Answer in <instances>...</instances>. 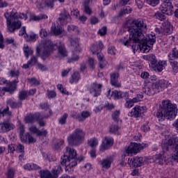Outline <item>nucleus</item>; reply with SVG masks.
I'll use <instances>...</instances> for the list:
<instances>
[{"label": "nucleus", "instance_id": "nucleus-1", "mask_svg": "<svg viewBox=\"0 0 178 178\" xmlns=\"http://www.w3.org/2000/svg\"><path fill=\"white\" fill-rule=\"evenodd\" d=\"M156 116L159 122H163L165 119H175L177 116V106L169 100H163L159 105Z\"/></svg>", "mask_w": 178, "mask_h": 178}, {"label": "nucleus", "instance_id": "nucleus-2", "mask_svg": "<svg viewBox=\"0 0 178 178\" xmlns=\"http://www.w3.org/2000/svg\"><path fill=\"white\" fill-rule=\"evenodd\" d=\"M61 165H65V172L72 175L74 172L75 166H77V152L76 149L67 147L64 150V155L60 159Z\"/></svg>", "mask_w": 178, "mask_h": 178}, {"label": "nucleus", "instance_id": "nucleus-3", "mask_svg": "<svg viewBox=\"0 0 178 178\" xmlns=\"http://www.w3.org/2000/svg\"><path fill=\"white\" fill-rule=\"evenodd\" d=\"M4 17L6 19L8 33H15L16 30H19L22 27V21L19 20V19L27 20V15L17 13L15 10H13L10 13H6Z\"/></svg>", "mask_w": 178, "mask_h": 178}, {"label": "nucleus", "instance_id": "nucleus-4", "mask_svg": "<svg viewBox=\"0 0 178 178\" xmlns=\"http://www.w3.org/2000/svg\"><path fill=\"white\" fill-rule=\"evenodd\" d=\"M156 42V36L155 33H150L145 36L144 35V40L134 42L135 47H137V49H140L142 52H149L152 48H154V44Z\"/></svg>", "mask_w": 178, "mask_h": 178}, {"label": "nucleus", "instance_id": "nucleus-5", "mask_svg": "<svg viewBox=\"0 0 178 178\" xmlns=\"http://www.w3.org/2000/svg\"><path fill=\"white\" fill-rule=\"evenodd\" d=\"M124 27L129 33V40H126V38H122L120 39L119 42L125 47H128V48L130 47L133 52H134V19H128L125 22Z\"/></svg>", "mask_w": 178, "mask_h": 178}, {"label": "nucleus", "instance_id": "nucleus-6", "mask_svg": "<svg viewBox=\"0 0 178 178\" xmlns=\"http://www.w3.org/2000/svg\"><path fill=\"white\" fill-rule=\"evenodd\" d=\"M86 140V131L81 128L75 129L67 137V143L72 147H79Z\"/></svg>", "mask_w": 178, "mask_h": 178}, {"label": "nucleus", "instance_id": "nucleus-7", "mask_svg": "<svg viewBox=\"0 0 178 178\" xmlns=\"http://www.w3.org/2000/svg\"><path fill=\"white\" fill-rule=\"evenodd\" d=\"M135 28L134 29V42L136 41H143L144 40V33H143V29H147V24L144 22L143 18H138L134 20Z\"/></svg>", "mask_w": 178, "mask_h": 178}, {"label": "nucleus", "instance_id": "nucleus-8", "mask_svg": "<svg viewBox=\"0 0 178 178\" xmlns=\"http://www.w3.org/2000/svg\"><path fill=\"white\" fill-rule=\"evenodd\" d=\"M176 141H177L176 138H170L162 144V147L164 151H170V149H175L174 154L172 156V159L175 162H178V144L176 143Z\"/></svg>", "mask_w": 178, "mask_h": 178}, {"label": "nucleus", "instance_id": "nucleus-9", "mask_svg": "<svg viewBox=\"0 0 178 178\" xmlns=\"http://www.w3.org/2000/svg\"><path fill=\"white\" fill-rule=\"evenodd\" d=\"M55 47H56V44H54L52 41L49 40L44 41L41 58L42 59H47L55 51Z\"/></svg>", "mask_w": 178, "mask_h": 178}, {"label": "nucleus", "instance_id": "nucleus-10", "mask_svg": "<svg viewBox=\"0 0 178 178\" xmlns=\"http://www.w3.org/2000/svg\"><path fill=\"white\" fill-rule=\"evenodd\" d=\"M159 9L163 15H168V16H172L173 15V10H175L173 5L170 1L163 2Z\"/></svg>", "mask_w": 178, "mask_h": 178}, {"label": "nucleus", "instance_id": "nucleus-11", "mask_svg": "<svg viewBox=\"0 0 178 178\" xmlns=\"http://www.w3.org/2000/svg\"><path fill=\"white\" fill-rule=\"evenodd\" d=\"M143 91L145 94L149 96L154 95V94H156V92H159L158 91V86L155 84V83L145 85V86L143 88Z\"/></svg>", "mask_w": 178, "mask_h": 178}, {"label": "nucleus", "instance_id": "nucleus-12", "mask_svg": "<svg viewBox=\"0 0 178 178\" xmlns=\"http://www.w3.org/2000/svg\"><path fill=\"white\" fill-rule=\"evenodd\" d=\"M72 17H70V14H69V12L65 10L61 12L58 19V23H60V24H61V26H65V24H67V23H70Z\"/></svg>", "mask_w": 178, "mask_h": 178}, {"label": "nucleus", "instance_id": "nucleus-13", "mask_svg": "<svg viewBox=\"0 0 178 178\" xmlns=\"http://www.w3.org/2000/svg\"><path fill=\"white\" fill-rule=\"evenodd\" d=\"M102 88V84L94 82L90 85L89 91L93 97H98L101 95V91Z\"/></svg>", "mask_w": 178, "mask_h": 178}, {"label": "nucleus", "instance_id": "nucleus-14", "mask_svg": "<svg viewBox=\"0 0 178 178\" xmlns=\"http://www.w3.org/2000/svg\"><path fill=\"white\" fill-rule=\"evenodd\" d=\"M112 145H113V138L111 136H106L101 145L100 151H102V152H104V151L109 149V148H111Z\"/></svg>", "mask_w": 178, "mask_h": 178}, {"label": "nucleus", "instance_id": "nucleus-15", "mask_svg": "<svg viewBox=\"0 0 178 178\" xmlns=\"http://www.w3.org/2000/svg\"><path fill=\"white\" fill-rule=\"evenodd\" d=\"M15 129V125L9 121H3L0 124V133H8Z\"/></svg>", "mask_w": 178, "mask_h": 178}, {"label": "nucleus", "instance_id": "nucleus-16", "mask_svg": "<svg viewBox=\"0 0 178 178\" xmlns=\"http://www.w3.org/2000/svg\"><path fill=\"white\" fill-rule=\"evenodd\" d=\"M68 40L70 41L72 49H74L75 52H80L81 49L80 44L79 42V38L70 36L68 38Z\"/></svg>", "mask_w": 178, "mask_h": 178}, {"label": "nucleus", "instance_id": "nucleus-17", "mask_svg": "<svg viewBox=\"0 0 178 178\" xmlns=\"http://www.w3.org/2000/svg\"><path fill=\"white\" fill-rule=\"evenodd\" d=\"M163 35H170L173 33V26L170 24V22L165 21L162 25Z\"/></svg>", "mask_w": 178, "mask_h": 178}, {"label": "nucleus", "instance_id": "nucleus-18", "mask_svg": "<svg viewBox=\"0 0 178 178\" xmlns=\"http://www.w3.org/2000/svg\"><path fill=\"white\" fill-rule=\"evenodd\" d=\"M57 51L59 58H66L67 56V50H66V47L63 43L60 42L58 43Z\"/></svg>", "mask_w": 178, "mask_h": 178}, {"label": "nucleus", "instance_id": "nucleus-19", "mask_svg": "<svg viewBox=\"0 0 178 178\" xmlns=\"http://www.w3.org/2000/svg\"><path fill=\"white\" fill-rule=\"evenodd\" d=\"M113 162V158L112 156L107 157L104 159L99 161V163L102 168V169H109L111 168V165Z\"/></svg>", "mask_w": 178, "mask_h": 178}, {"label": "nucleus", "instance_id": "nucleus-20", "mask_svg": "<svg viewBox=\"0 0 178 178\" xmlns=\"http://www.w3.org/2000/svg\"><path fill=\"white\" fill-rule=\"evenodd\" d=\"M111 97H113L115 99H120L122 98H125L126 99L129 97V93L127 92L115 90L111 92Z\"/></svg>", "mask_w": 178, "mask_h": 178}, {"label": "nucleus", "instance_id": "nucleus-21", "mask_svg": "<svg viewBox=\"0 0 178 178\" xmlns=\"http://www.w3.org/2000/svg\"><path fill=\"white\" fill-rule=\"evenodd\" d=\"M118 79H119V74L116 72H113L111 74V84H112L114 87L120 88L122 87V85L120 83H119V81H118Z\"/></svg>", "mask_w": 178, "mask_h": 178}, {"label": "nucleus", "instance_id": "nucleus-22", "mask_svg": "<svg viewBox=\"0 0 178 178\" xmlns=\"http://www.w3.org/2000/svg\"><path fill=\"white\" fill-rule=\"evenodd\" d=\"M41 114L38 113L36 114H30L25 118L26 123H34L35 120H40Z\"/></svg>", "mask_w": 178, "mask_h": 178}, {"label": "nucleus", "instance_id": "nucleus-23", "mask_svg": "<svg viewBox=\"0 0 178 178\" xmlns=\"http://www.w3.org/2000/svg\"><path fill=\"white\" fill-rule=\"evenodd\" d=\"M104 48V44H102V42H99L94 43L93 44L91 45L90 47V51L92 54H98L101 49Z\"/></svg>", "mask_w": 178, "mask_h": 178}, {"label": "nucleus", "instance_id": "nucleus-24", "mask_svg": "<svg viewBox=\"0 0 178 178\" xmlns=\"http://www.w3.org/2000/svg\"><path fill=\"white\" fill-rule=\"evenodd\" d=\"M63 172V170L62 169V166H60L59 164H56L51 170V175L53 176V178H58L59 177V175Z\"/></svg>", "mask_w": 178, "mask_h": 178}, {"label": "nucleus", "instance_id": "nucleus-25", "mask_svg": "<svg viewBox=\"0 0 178 178\" xmlns=\"http://www.w3.org/2000/svg\"><path fill=\"white\" fill-rule=\"evenodd\" d=\"M17 83H19V79H15L13 82H9L7 83V86L5 88L6 91L8 92H13L16 90Z\"/></svg>", "mask_w": 178, "mask_h": 178}, {"label": "nucleus", "instance_id": "nucleus-26", "mask_svg": "<svg viewBox=\"0 0 178 178\" xmlns=\"http://www.w3.org/2000/svg\"><path fill=\"white\" fill-rule=\"evenodd\" d=\"M29 131L33 134H37V136H46L47 134L46 130L40 131L35 126H31L29 127Z\"/></svg>", "mask_w": 178, "mask_h": 178}, {"label": "nucleus", "instance_id": "nucleus-27", "mask_svg": "<svg viewBox=\"0 0 178 178\" xmlns=\"http://www.w3.org/2000/svg\"><path fill=\"white\" fill-rule=\"evenodd\" d=\"M152 67H153L155 70V72H162L165 67H166V61L165 60H162V61H159L157 64H155L153 65Z\"/></svg>", "mask_w": 178, "mask_h": 178}, {"label": "nucleus", "instance_id": "nucleus-28", "mask_svg": "<svg viewBox=\"0 0 178 178\" xmlns=\"http://www.w3.org/2000/svg\"><path fill=\"white\" fill-rule=\"evenodd\" d=\"M143 59H145V60H148L149 63H151L152 67V66L156 65V63H158L156 56H155L154 54L143 56Z\"/></svg>", "mask_w": 178, "mask_h": 178}, {"label": "nucleus", "instance_id": "nucleus-29", "mask_svg": "<svg viewBox=\"0 0 178 178\" xmlns=\"http://www.w3.org/2000/svg\"><path fill=\"white\" fill-rule=\"evenodd\" d=\"M0 116L6 119H10L12 118V111H9V106H7L4 109H0Z\"/></svg>", "mask_w": 178, "mask_h": 178}, {"label": "nucleus", "instance_id": "nucleus-30", "mask_svg": "<svg viewBox=\"0 0 178 178\" xmlns=\"http://www.w3.org/2000/svg\"><path fill=\"white\" fill-rule=\"evenodd\" d=\"M87 118H90V112L87 111H83L81 112V115L77 114L76 115V119H77L79 122H84Z\"/></svg>", "mask_w": 178, "mask_h": 178}, {"label": "nucleus", "instance_id": "nucleus-31", "mask_svg": "<svg viewBox=\"0 0 178 178\" xmlns=\"http://www.w3.org/2000/svg\"><path fill=\"white\" fill-rule=\"evenodd\" d=\"M24 38L27 42H35V41H37V38H38V35L32 32L29 35L27 34L24 35Z\"/></svg>", "mask_w": 178, "mask_h": 178}, {"label": "nucleus", "instance_id": "nucleus-32", "mask_svg": "<svg viewBox=\"0 0 178 178\" xmlns=\"http://www.w3.org/2000/svg\"><path fill=\"white\" fill-rule=\"evenodd\" d=\"M154 160L156 163H159V165H163V162L166 161V157H165V154L163 155L161 154H159L154 156Z\"/></svg>", "mask_w": 178, "mask_h": 178}, {"label": "nucleus", "instance_id": "nucleus-33", "mask_svg": "<svg viewBox=\"0 0 178 178\" xmlns=\"http://www.w3.org/2000/svg\"><path fill=\"white\" fill-rule=\"evenodd\" d=\"M145 162H147V159L145 157H136L134 159V166L140 168V166H143Z\"/></svg>", "mask_w": 178, "mask_h": 178}, {"label": "nucleus", "instance_id": "nucleus-34", "mask_svg": "<svg viewBox=\"0 0 178 178\" xmlns=\"http://www.w3.org/2000/svg\"><path fill=\"white\" fill-rule=\"evenodd\" d=\"M154 84H156L157 91H159H159H162V90H163V88H166V87H168L166 86V84H168V81H164V80L158 81L155 82Z\"/></svg>", "mask_w": 178, "mask_h": 178}, {"label": "nucleus", "instance_id": "nucleus-35", "mask_svg": "<svg viewBox=\"0 0 178 178\" xmlns=\"http://www.w3.org/2000/svg\"><path fill=\"white\" fill-rule=\"evenodd\" d=\"M80 80V73L79 72H74L70 79V83L73 84V83H77Z\"/></svg>", "mask_w": 178, "mask_h": 178}, {"label": "nucleus", "instance_id": "nucleus-36", "mask_svg": "<svg viewBox=\"0 0 178 178\" xmlns=\"http://www.w3.org/2000/svg\"><path fill=\"white\" fill-rule=\"evenodd\" d=\"M24 143H27V141L29 143V144H31L33 143H35V139L33 136L30 135V134L26 133L25 134V136L21 140Z\"/></svg>", "mask_w": 178, "mask_h": 178}, {"label": "nucleus", "instance_id": "nucleus-37", "mask_svg": "<svg viewBox=\"0 0 178 178\" xmlns=\"http://www.w3.org/2000/svg\"><path fill=\"white\" fill-rule=\"evenodd\" d=\"M144 113V108L143 106H140L138 105L134 107V116L135 118H140L141 116V113Z\"/></svg>", "mask_w": 178, "mask_h": 178}, {"label": "nucleus", "instance_id": "nucleus-38", "mask_svg": "<svg viewBox=\"0 0 178 178\" xmlns=\"http://www.w3.org/2000/svg\"><path fill=\"white\" fill-rule=\"evenodd\" d=\"M24 169H26V170H38V169H40V166L37 164L27 163L24 165Z\"/></svg>", "mask_w": 178, "mask_h": 178}, {"label": "nucleus", "instance_id": "nucleus-39", "mask_svg": "<svg viewBox=\"0 0 178 178\" xmlns=\"http://www.w3.org/2000/svg\"><path fill=\"white\" fill-rule=\"evenodd\" d=\"M7 105H9L12 108H20L22 106V102H15L13 99H10L7 101Z\"/></svg>", "mask_w": 178, "mask_h": 178}, {"label": "nucleus", "instance_id": "nucleus-40", "mask_svg": "<svg viewBox=\"0 0 178 178\" xmlns=\"http://www.w3.org/2000/svg\"><path fill=\"white\" fill-rule=\"evenodd\" d=\"M48 18V15L45 14H40L39 15H32L31 19L35 22H40V20H45Z\"/></svg>", "mask_w": 178, "mask_h": 178}, {"label": "nucleus", "instance_id": "nucleus-41", "mask_svg": "<svg viewBox=\"0 0 178 178\" xmlns=\"http://www.w3.org/2000/svg\"><path fill=\"white\" fill-rule=\"evenodd\" d=\"M40 178H54L52 173L49 170H40Z\"/></svg>", "mask_w": 178, "mask_h": 178}, {"label": "nucleus", "instance_id": "nucleus-42", "mask_svg": "<svg viewBox=\"0 0 178 178\" xmlns=\"http://www.w3.org/2000/svg\"><path fill=\"white\" fill-rule=\"evenodd\" d=\"M8 74L10 76V77H16L17 80H18L17 78L20 74V71H19L18 69L13 68L9 71Z\"/></svg>", "mask_w": 178, "mask_h": 178}, {"label": "nucleus", "instance_id": "nucleus-43", "mask_svg": "<svg viewBox=\"0 0 178 178\" xmlns=\"http://www.w3.org/2000/svg\"><path fill=\"white\" fill-rule=\"evenodd\" d=\"M97 55V59L99 62V67L100 69H104L105 67V65H104V62H105V58H104V54L102 53H96Z\"/></svg>", "mask_w": 178, "mask_h": 178}, {"label": "nucleus", "instance_id": "nucleus-44", "mask_svg": "<svg viewBox=\"0 0 178 178\" xmlns=\"http://www.w3.org/2000/svg\"><path fill=\"white\" fill-rule=\"evenodd\" d=\"M24 55L26 57V59H28L29 56L33 55V51L31 47H29L28 45H24Z\"/></svg>", "mask_w": 178, "mask_h": 178}, {"label": "nucleus", "instance_id": "nucleus-45", "mask_svg": "<svg viewBox=\"0 0 178 178\" xmlns=\"http://www.w3.org/2000/svg\"><path fill=\"white\" fill-rule=\"evenodd\" d=\"M144 149V145L141 143H134V154H138Z\"/></svg>", "mask_w": 178, "mask_h": 178}, {"label": "nucleus", "instance_id": "nucleus-46", "mask_svg": "<svg viewBox=\"0 0 178 178\" xmlns=\"http://www.w3.org/2000/svg\"><path fill=\"white\" fill-rule=\"evenodd\" d=\"M169 59H178V51L176 48L172 50L168 54Z\"/></svg>", "mask_w": 178, "mask_h": 178}, {"label": "nucleus", "instance_id": "nucleus-47", "mask_svg": "<svg viewBox=\"0 0 178 178\" xmlns=\"http://www.w3.org/2000/svg\"><path fill=\"white\" fill-rule=\"evenodd\" d=\"M126 154L129 156H133L134 154V143H131V145L126 149Z\"/></svg>", "mask_w": 178, "mask_h": 178}, {"label": "nucleus", "instance_id": "nucleus-48", "mask_svg": "<svg viewBox=\"0 0 178 178\" xmlns=\"http://www.w3.org/2000/svg\"><path fill=\"white\" fill-rule=\"evenodd\" d=\"M67 31H69V33L74 32L75 34H79V33H80V30L79 29V27L74 25H68Z\"/></svg>", "mask_w": 178, "mask_h": 178}, {"label": "nucleus", "instance_id": "nucleus-49", "mask_svg": "<svg viewBox=\"0 0 178 178\" xmlns=\"http://www.w3.org/2000/svg\"><path fill=\"white\" fill-rule=\"evenodd\" d=\"M125 99H126V104H125L126 108H133V106H134V98L129 99L128 96Z\"/></svg>", "mask_w": 178, "mask_h": 178}, {"label": "nucleus", "instance_id": "nucleus-50", "mask_svg": "<svg viewBox=\"0 0 178 178\" xmlns=\"http://www.w3.org/2000/svg\"><path fill=\"white\" fill-rule=\"evenodd\" d=\"M169 61H170V65L172 67V70L175 73H177V65H178L177 61L175 60L174 58H169Z\"/></svg>", "mask_w": 178, "mask_h": 178}, {"label": "nucleus", "instance_id": "nucleus-51", "mask_svg": "<svg viewBox=\"0 0 178 178\" xmlns=\"http://www.w3.org/2000/svg\"><path fill=\"white\" fill-rule=\"evenodd\" d=\"M27 97H29V92H27L26 90H22L19 92V98L20 101H24V99H26V98H27Z\"/></svg>", "mask_w": 178, "mask_h": 178}, {"label": "nucleus", "instance_id": "nucleus-52", "mask_svg": "<svg viewBox=\"0 0 178 178\" xmlns=\"http://www.w3.org/2000/svg\"><path fill=\"white\" fill-rule=\"evenodd\" d=\"M88 145L94 148L98 145V139L95 138H92L88 142Z\"/></svg>", "mask_w": 178, "mask_h": 178}, {"label": "nucleus", "instance_id": "nucleus-53", "mask_svg": "<svg viewBox=\"0 0 178 178\" xmlns=\"http://www.w3.org/2000/svg\"><path fill=\"white\" fill-rule=\"evenodd\" d=\"M15 170L13 168H8L6 172V176L8 178H13L15 177Z\"/></svg>", "mask_w": 178, "mask_h": 178}, {"label": "nucleus", "instance_id": "nucleus-54", "mask_svg": "<svg viewBox=\"0 0 178 178\" xmlns=\"http://www.w3.org/2000/svg\"><path fill=\"white\" fill-rule=\"evenodd\" d=\"M69 115L65 113L63 116L58 118L59 124H66V120L67 119Z\"/></svg>", "mask_w": 178, "mask_h": 178}, {"label": "nucleus", "instance_id": "nucleus-55", "mask_svg": "<svg viewBox=\"0 0 178 178\" xmlns=\"http://www.w3.org/2000/svg\"><path fill=\"white\" fill-rule=\"evenodd\" d=\"M64 30L60 26H55L53 29V33L54 35H60V34H62L63 33Z\"/></svg>", "mask_w": 178, "mask_h": 178}, {"label": "nucleus", "instance_id": "nucleus-56", "mask_svg": "<svg viewBox=\"0 0 178 178\" xmlns=\"http://www.w3.org/2000/svg\"><path fill=\"white\" fill-rule=\"evenodd\" d=\"M40 106L41 109H44L45 111H48L49 114L47 115V116H51V115H52V111H51V109H49V105H48V104L42 103L40 105Z\"/></svg>", "mask_w": 178, "mask_h": 178}, {"label": "nucleus", "instance_id": "nucleus-57", "mask_svg": "<svg viewBox=\"0 0 178 178\" xmlns=\"http://www.w3.org/2000/svg\"><path fill=\"white\" fill-rule=\"evenodd\" d=\"M159 2H161V0H146V3L153 7L159 5Z\"/></svg>", "mask_w": 178, "mask_h": 178}, {"label": "nucleus", "instance_id": "nucleus-58", "mask_svg": "<svg viewBox=\"0 0 178 178\" xmlns=\"http://www.w3.org/2000/svg\"><path fill=\"white\" fill-rule=\"evenodd\" d=\"M131 12H133V9L130 8V6H127L120 13V16H123V15L131 13Z\"/></svg>", "mask_w": 178, "mask_h": 178}, {"label": "nucleus", "instance_id": "nucleus-59", "mask_svg": "<svg viewBox=\"0 0 178 178\" xmlns=\"http://www.w3.org/2000/svg\"><path fill=\"white\" fill-rule=\"evenodd\" d=\"M120 116V111H115L112 114V119L115 122H119V117Z\"/></svg>", "mask_w": 178, "mask_h": 178}, {"label": "nucleus", "instance_id": "nucleus-60", "mask_svg": "<svg viewBox=\"0 0 178 178\" xmlns=\"http://www.w3.org/2000/svg\"><path fill=\"white\" fill-rule=\"evenodd\" d=\"M28 81L31 86H40V81L35 79V78H29Z\"/></svg>", "mask_w": 178, "mask_h": 178}, {"label": "nucleus", "instance_id": "nucleus-61", "mask_svg": "<svg viewBox=\"0 0 178 178\" xmlns=\"http://www.w3.org/2000/svg\"><path fill=\"white\" fill-rule=\"evenodd\" d=\"M15 151L18 152V154L24 152V146L20 143L17 144Z\"/></svg>", "mask_w": 178, "mask_h": 178}, {"label": "nucleus", "instance_id": "nucleus-62", "mask_svg": "<svg viewBox=\"0 0 178 178\" xmlns=\"http://www.w3.org/2000/svg\"><path fill=\"white\" fill-rule=\"evenodd\" d=\"M8 149L10 154H15V151H16V144L8 145Z\"/></svg>", "mask_w": 178, "mask_h": 178}, {"label": "nucleus", "instance_id": "nucleus-63", "mask_svg": "<svg viewBox=\"0 0 178 178\" xmlns=\"http://www.w3.org/2000/svg\"><path fill=\"white\" fill-rule=\"evenodd\" d=\"M154 17H156V19H158L159 20H165V19H166V17L165 16V15L157 12L154 14Z\"/></svg>", "mask_w": 178, "mask_h": 178}, {"label": "nucleus", "instance_id": "nucleus-64", "mask_svg": "<svg viewBox=\"0 0 178 178\" xmlns=\"http://www.w3.org/2000/svg\"><path fill=\"white\" fill-rule=\"evenodd\" d=\"M118 130H119V127L116 124H112L109 128L110 133L116 134V132L118 131Z\"/></svg>", "mask_w": 178, "mask_h": 178}]
</instances>
